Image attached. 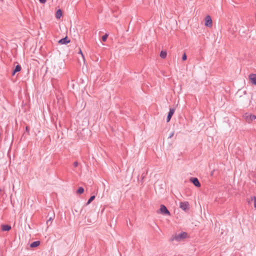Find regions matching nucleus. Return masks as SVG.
<instances>
[{"instance_id": "25", "label": "nucleus", "mask_w": 256, "mask_h": 256, "mask_svg": "<svg viewBox=\"0 0 256 256\" xmlns=\"http://www.w3.org/2000/svg\"><path fill=\"white\" fill-rule=\"evenodd\" d=\"M29 130H30V128H29L27 126L26 127V131L27 132H29Z\"/></svg>"}, {"instance_id": "20", "label": "nucleus", "mask_w": 256, "mask_h": 256, "mask_svg": "<svg viewBox=\"0 0 256 256\" xmlns=\"http://www.w3.org/2000/svg\"><path fill=\"white\" fill-rule=\"evenodd\" d=\"M186 58H187V56H186V53H184L182 56V60L184 61V60H186Z\"/></svg>"}, {"instance_id": "26", "label": "nucleus", "mask_w": 256, "mask_h": 256, "mask_svg": "<svg viewBox=\"0 0 256 256\" xmlns=\"http://www.w3.org/2000/svg\"><path fill=\"white\" fill-rule=\"evenodd\" d=\"M142 180H143V179H144V174H142Z\"/></svg>"}, {"instance_id": "14", "label": "nucleus", "mask_w": 256, "mask_h": 256, "mask_svg": "<svg viewBox=\"0 0 256 256\" xmlns=\"http://www.w3.org/2000/svg\"><path fill=\"white\" fill-rule=\"evenodd\" d=\"M167 53L166 51L162 50L160 53V56L162 58H165L166 57Z\"/></svg>"}, {"instance_id": "12", "label": "nucleus", "mask_w": 256, "mask_h": 256, "mask_svg": "<svg viewBox=\"0 0 256 256\" xmlns=\"http://www.w3.org/2000/svg\"><path fill=\"white\" fill-rule=\"evenodd\" d=\"M40 244V242L38 240L34 241L32 242L30 244L31 248H36Z\"/></svg>"}, {"instance_id": "19", "label": "nucleus", "mask_w": 256, "mask_h": 256, "mask_svg": "<svg viewBox=\"0 0 256 256\" xmlns=\"http://www.w3.org/2000/svg\"><path fill=\"white\" fill-rule=\"evenodd\" d=\"M251 200H254V206L255 208H256V196L251 197Z\"/></svg>"}, {"instance_id": "5", "label": "nucleus", "mask_w": 256, "mask_h": 256, "mask_svg": "<svg viewBox=\"0 0 256 256\" xmlns=\"http://www.w3.org/2000/svg\"><path fill=\"white\" fill-rule=\"evenodd\" d=\"M205 26L209 28L212 26V18L209 15H207L205 17Z\"/></svg>"}, {"instance_id": "1", "label": "nucleus", "mask_w": 256, "mask_h": 256, "mask_svg": "<svg viewBox=\"0 0 256 256\" xmlns=\"http://www.w3.org/2000/svg\"><path fill=\"white\" fill-rule=\"evenodd\" d=\"M187 236V233L186 232H182L178 234H176L174 237L172 239V240H176L178 242L180 240L186 238Z\"/></svg>"}, {"instance_id": "10", "label": "nucleus", "mask_w": 256, "mask_h": 256, "mask_svg": "<svg viewBox=\"0 0 256 256\" xmlns=\"http://www.w3.org/2000/svg\"><path fill=\"white\" fill-rule=\"evenodd\" d=\"M22 69L21 66L20 64H17L14 69L12 71V75L14 76L16 72H20Z\"/></svg>"}, {"instance_id": "15", "label": "nucleus", "mask_w": 256, "mask_h": 256, "mask_svg": "<svg viewBox=\"0 0 256 256\" xmlns=\"http://www.w3.org/2000/svg\"><path fill=\"white\" fill-rule=\"evenodd\" d=\"M95 198V196H91L88 200L86 204V206H88V204H89L92 200H94Z\"/></svg>"}, {"instance_id": "24", "label": "nucleus", "mask_w": 256, "mask_h": 256, "mask_svg": "<svg viewBox=\"0 0 256 256\" xmlns=\"http://www.w3.org/2000/svg\"><path fill=\"white\" fill-rule=\"evenodd\" d=\"M79 53L82 56V57L83 58H84V56L82 52V50H80V51H79Z\"/></svg>"}, {"instance_id": "3", "label": "nucleus", "mask_w": 256, "mask_h": 256, "mask_svg": "<svg viewBox=\"0 0 256 256\" xmlns=\"http://www.w3.org/2000/svg\"><path fill=\"white\" fill-rule=\"evenodd\" d=\"M159 210H160V212L164 215H168V216L170 215V212L168 210L164 204H161L160 206V208Z\"/></svg>"}, {"instance_id": "21", "label": "nucleus", "mask_w": 256, "mask_h": 256, "mask_svg": "<svg viewBox=\"0 0 256 256\" xmlns=\"http://www.w3.org/2000/svg\"><path fill=\"white\" fill-rule=\"evenodd\" d=\"M174 132H172L170 134V136H168V138H172L174 136Z\"/></svg>"}, {"instance_id": "4", "label": "nucleus", "mask_w": 256, "mask_h": 256, "mask_svg": "<svg viewBox=\"0 0 256 256\" xmlns=\"http://www.w3.org/2000/svg\"><path fill=\"white\" fill-rule=\"evenodd\" d=\"M180 208L186 212L190 208V204L188 202H180Z\"/></svg>"}, {"instance_id": "13", "label": "nucleus", "mask_w": 256, "mask_h": 256, "mask_svg": "<svg viewBox=\"0 0 256 256\" xmlns=\"http://www.w3.org/2000/svg\"><path fill=\"white\" fill-rule=\"evenodd\" d=\"M62 16V11L58 9L56 14V18H60Z\"/></svg>"}, {"instance_id": "17", "label": "nucleus", "mask_w": 256, "mask_h": 256, "mask_svg": "<svg viewBox=\"0 0 256 256\" xmlns=\"http://www.w3.org/2000/svg\"><path fill=\"white\" fill-rule=\"evenodd\" d=\"M84 192V188L82 187H79L77 190V194H82Z\"/></svg>"}, {"instance_id": "16", "label": "nucleus", "mask_w": 256, "mask_h": 256, "mask_svg": "<svg viewBox=\"0 0 256 256\" xmlns=\"http://www.w3.org/2000/svg\"><path fill=\"white\" fill-rule=\"evenodd\" d=\"M54 216H51V217H50V218H48V220H47V221H46V224H47V225H48H48H50V224H52V220L54 219Z\"/></svg>"}, {"instance_id": "2", "label": "nucleus", "mask_w": 256, "mask_h": 256, "mask_svg": "<svg viewBox=\"0 0 256 256\" xmlns=\"http://www.w3.org/2000/svg\"><path fill=\"white\" fill-rule=\"evenodd\" d=\"M244 117V118L246 120V122L250 123L252 120H256V116L254 114H246Z\"/></svg>"}, {"instance_id": "27", "label": "nucleus", "mask_w": 256, "mask_h": 256, "mask_svg": "<svg viewBox=\"0 0 256 256\" xmlns=\"http://www.w3.org/2000/svg\"><path fill=\"white\" fill-rule=\"evenodd\" d=\"M246 31H249V30L247 29V30H244L243 32H246Z\"/></svg>"}, {"instance_id": "18", "label": "nucleus", "mask_w": 256, "mask_h": 256, "mask_svg": "<svg viewBox=\"0 0 256 256\" xmlns=\"http://www.w3.org/2000/svg\"><path fill=\"white\" fill-rule=\"evenodd\" d=\"M108 34H106L104 35L102 38V40L103 42H106L108 38Z\"/></svg>"}, {"instance_id": "11", "label": "nucleus", "mask_w": 256, "mask_h": 256, "mask_svg": "<svg viewBox=\"0 0 256 256\" xmlns=\"http://www.w3.org/2000/svg\"><path fill=\"white\" fill-rule=\"evenodd\" d=\"M11 228V226L8 224H2V230L3 231H9Z\"/></svg>"}, {"instance_id": "23", "label": "nucleus", "mask_w": 256, "mask_h": 256, "mask_svg": "<svg viewBox=\"0 0 256 256\" xmlns=\"http://www.w3.org/2000/svg\"><path fill=\"white\" fill-rule=\"evenodd\" d=\"M46 0H39V2L41 4H44L46 2Z\"/></svg>"}, {"instance_id": "6", "label": "nucleus", "mask_w": 256, "mask_h": 256, "mask_svg": "<svg viewBox=\"0 0 256 256\" xmlns=\"http://www.w3.org/2000/svg\"><path fill=\"white\" fill-rule=\"evenodd\" d=\"M190 181L192 182L196 186L199 188L200 186V183L198 180L196 178H191Z\"/></svg>"}, {"instance_id": "7", "label": "nucleus", "mask_w": 256, "mask_h": 256, "mask_svg": "<svg viewBox=\"0 0 256 256\" xmlns=\"http://www.w3.org/2000/svg\"><path fill=\"white\" fill-rule=\"evenodd\" d=\"M174 112V108H170L168 114L166 117V122H170V120Z\"/></svg>"}, {"instance_id": "9", "label": "nucleus", "mask_w": 256, "mask_h": 256, "mask_svg": "<svg viewBox=\"0 0 256 256\" xmlns=\"http://www.w3.org/2000/svg\"><path fill=\"white\" fill-rule=\"evenodd\" d=\"M250 80L254 85H256V74H252L249 76Z\"/></svg>"}, {"instance_id": "22", "label": "nucleus", "mask_w": 256, "mask_h": 256, "mask_svg": "<svg viewBox=\"0 0 256 256\" xmlns=\"http://www.w3.org/2000/svg\"><path fill=\"white\" fill-rule=\"evenodd\" d=\"M73 165L74 167H77L78 165V163L77 162H74Z\"/></svg>"}, {"instance_id": "8", "label": "nucleus", "mask_w": 256, "mask_h": 256, "mask_svg": "<svg viewBox=\"0 0 256 256\" xmlns=\"http://www.w3.org/2000/svg\"><path fill=\"white\" fill-rule=\"evenodd\" d=\"M70 42V40H68L67 36L62 38L58 40V44H66Z\"/></svg>"}]
</instances>
